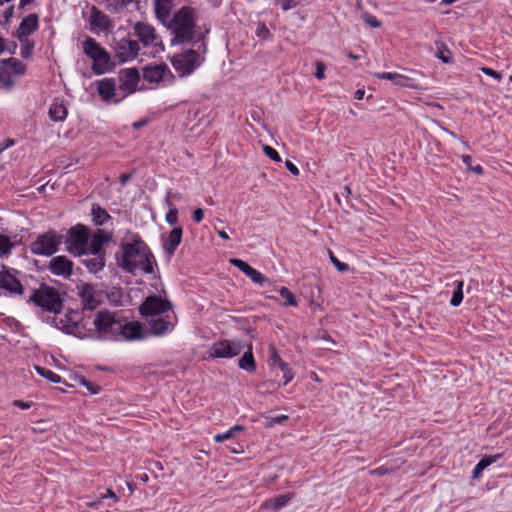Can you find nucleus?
Segmentation results:
<instances>
[{"label":"nucleus","mask_w":512,"mask_h":512,"mask_svg":"<svg viewBox=\"0 0 512 512\" xmlns=\"http://www.w3.org/2000/svg\"><path fill=\"white\" fill-rule=\"evenodd\" d=\"M154 264V256L143 241L136 240L123 246L119 265L125 271L134 275L151 274L154 272Z\"/></svg>","instance_id":"1"},{"label":"nucleus","mask_w":512,"mask_h":512,"mask_svg":"<svg viewBox=\"0 0 512 512\" xmlns=\"http://www.w3.org/2000/svg\"><path fill=\"white\" fill-rule=\"evenodd\" d=\"M165 26L174 35L172 44H184L191 42L195 36V11L190 7L184 6L173 14Z\"/></svg>","instance_id":"2"},{"label":"nucleus","mask_w":512,"mask_h":512,"mask_svg":"<svg viewBox=\"0 0 512 512\" xmlns=\"http://www.w3.org/2000/svg\"><path fill=\"white\" fill-rule=\"evenodd\" d=\"M29 302L54 314L60 313L63 308V299L60 292L47 284H41L35 289L29 298Z\"/></svg>","instance_id":"3"},{"label":"nucleus","mask_w":512,"mask_h":512,"mask_svg":"<svg viewBox=\"0 0 512 512\" xmlns=\"http://www.w3.org/2000/svg\"><path fill=\"white\" fill-rule=\"evenodd\" d=\"M205 51V44L202 43L198 50L187 49L181 53L173 55L171 57V64L181 77L190 75L204 61L202 54H204Z\"/></svg>","instance_id":"4"},{"label":"nucleus","mask_w":512,"mask_h":512,"mask_svg":"<svg viewBox=\"0 0 512 512\" xmlns=\"http://www.w3.org/2000/svg\"><path fill=\"white\" fill-rule=\"evenodd\" d=\"M83 52L93 60L92 70L101 75L111 70L109 53L92 37H87L82 44Z\"/></svg>","instance_id":"5"},{"label":"nucleus","mask_w":512,"mask_h":512,"mask_svg":"<svg viewBox=\"0 0 512 512\" xmlns=\"http://www.w3.org/2000/svg\"><path fill=\"white\" fill-rule=\"evenodd\" d=\"M91 324L93 327L88 328L89 334L79 337H89L95 333L98 338H107L117 333V328H119V320H116L115 315L108 310L97 312Z\"/></svg>","instance_id":"6"},{"label":"nucleus","mask_w":512,"mask_h":512,"mask_svg":"<svg viewBox=\"0 0 512 512\" xmlns=\"http://www.w3.org/2000/svg\"><path fill=\"white\" fill-rule=\"evenodd\" d=\"M133 32L144 47H150L156 53L164 51L162 38L153 25L142 21L136 22Z\"/></svg>","instance_id":"7"},{"label":"nucleus","mask_w":512,"mask_h":512,"mask_svg":"<svg viewBox=\"0 0 512 512\" xmlns=\"http://www.w3.org/2000/svg\"><path fill=\"white\" fill-rule=\"evenodd\" d=\"M88 240L89 236L86 227L77 225L67 233L66 249L75 256L87 255Z\"/></svg>","instance_id":"8"},{"label":"nucleus","mask_w":512,"mask_h":512,"mask_svg":"<svg viewBox=\"0 0 512 512\" xmlns=\"http://www.w3.org/2000/svg\"><path fill=\"white\" fill-rule=\"evenodd\" d=\"M172 303L158 295L148 296L139 306V312L142 317L150 319L156 316L164 315L172 310Z\"/></svg>","instance_id":"9"},{"label":"nucleus","mask_w":512,"mask_h":512,"mask_svg":"<svg viewBox=\"0 0 512 512\" xmlns=\"http://www.w3.org/2000/svg\"><path fill=\"white\" fill-rule=\"evenodd\" d=\"M61 236L54 231L40 235L30 244L32 254L39 256H51L58 250Z\"/></svg>","instance_id":"10"},{"label":"nucleus","mask_w":512,"mask_h":512,"mask_svg":"<svg viewBox=\"0 0 512 512\" xmlns=\"http://www.w3.org/2000/svg\"><path fill=\"white\" fill-rule=\"evenodd\" d=\"M117 79L118 91L121 93V97L115 100L116 102L137 90L138 84L140 82V73L139 70L135 67L124 68L118 72Z\"/></svg>","instance_id":"11"},{"label":"nucleus","mask_w":512,"mask_h":512,"mask_svg":"<svg viewBox=\"0 0 512 512\" xmlns=\"http://www.w3.org/2000/svg\"><path fill=\"white\" fill-rule=\"evenodd\" d=\"M243 345L239 340H221L213 343L207 353L210 358H233L240 354Z\"/></svg>","instance_id":"12"},{"label":"nucleus","mask_w":512,"mask_h":512,"mask_svg":"<svg viewBox=\"0 0 512 512\" xmlns=\"http://www.w3.org/2000/svg\"><path fill=\"white\" fill-rule=\"evenodd\" d=\"M78 294L81 298L83 309L94 310L102 302V293L93 285L82 283L77 286Z\"/></svg>","instance_id":"13"},{"label":"nucleus","mask_w":512,"mask_h":512,"mask_svg":"<svg viewBox=\"0 0 512 512\" xmlns=\"http://www.w3.org/2000/svg\"><path fill=\"white\" fill-rule=\"evenodd\" d=\"M176 322L177 317L173 312L156 316L148 320L151 333L155 336H161L171 332L174 329Z\"/></svg>","instance_id":"14"},{"label":"nucleus","mask_w":512,"mask_h":512,"mask_svg":"<svg viewBox=\"0 0 512 512\" xmlns=\"http://www.w3.org/2000/svg\"><path fill=\"white\" fill-rule=\"evenodd\" d=\"M140 46L138 41L122 38L116 42L115 56L120 63H125L138 56Z\"/></svg>","instance_id":"15"},{"label":"nucleus","mask_w":512,"mask_h":512,"mask_svg":"<svg viewBox=\"0 0 512 512\" xmlns=\"http://www.w3.org/2000/svg\"><path fill=\"white\" fill-rule=\"evenodd\" d=\"M0 289L6 290L10 294H23L24 287L17 279L14 269L3 267V270L0 271Z\"/></svg>","instance_id":"16"},{"label":"nucleus","mask_w":512,"mask_h":512,"mask_svg":"<svg viewBox=\"0 0 512 512\" xmlns=\"http://www.w3.org/2000/svg\"><path fill=\"white\" fill-rule=\"evenodd\" d=\"M48 269L56 276L69 278L73 272V262L66 256H56L50 260Z\"/></svg>","instance_id":"17"},{"label":"nucleus","mask_w":512,"mask_h":512,"mask_svg":"<svg viewBox=\"0 0 512 512\" xmlns=\"http://www.w3.org/2000/svg\"><path fill=\"white\" fill-rule=\"evenodd\" d=\"M39 27V17L37 14L32 13L24 17L19 24L14 36L19 41H25V38H28L29 35L33 34L37 31Z\"/></svg>","instance_id":"18"},{"label":"nucleus","mask_w":512,"mask_h":512,"mask_svg":"<svg viewBox=\"0 0 512 512\" xmlns=\"http://www.w3.org/2000/svg\"><path fill=\"white\" fill-rule=\"evenodd\" d=\"M166 75H171L166 64L148 65L143 68V78L150 83H159Z\"/></svg>","instance_id":"19"},{"label":"nucleus","mask_w":512,"mask_h":512,"mask_svg":"<svg viewBox=\"0 0 512 512\" xmlns=\"http://www.w3.org/2000/svg\"><path fill=\"white\" fill-rule=\"evenodd\" d=\"M90 25L101 31H108L113 27V23L108 15L93 6L90 10Z\"/></svg>","instance_id":"20"},{"label":"nucleus","mask_w":512,"mask_h":512,"mask_svg":"<svg viewBox=\"0 0 512 512\" xmlns=\"http://www.w3.org/2000/svg\"><path fill=\"white\" fill-rule=\"evenodd\" d=\"M97 91L103 101H110L116 95V80L113 78H104L97 83Z\"/></svg>","instance_id":"21"},{"label":"nucleus","mask_w":512,"mask_h":512,"mask_svg":"<svg viewBox=\"0 0 512 512\" xmlns=\"http://www.w3.org/2000/svg\"><path fill=\"white\" fill-rule=\"evenodd\" d=\"M182 233L183 231L181 227H175L164 239L163 248L169 256H172L175 253L176 248L181 243Z\"/></svg>","instance_id":"22"},{"label":"nucleus","mask_w":512,"mask_h":512,"mask_svg":"<svg viewBox=\"0 0 512 512\" xmlns=\"http://www.w3.org/2000/svg\"><path fill=\"white\" fill-rule=\"evenodd\" d=\"M117 332H119L126 340H135L142 337V327L138 322L122 324L119 321V328H117Z\"/></svg>","instance_id":"23"},{"label":"nucleus","mask_w":512,"mask_h":512,"mask_svg":"<svg viewBox=\"0 0 512 512\" xmlns=\"http://www.w3.org/2000/svg\"><path fill=\"white\" fill-rule=\"evenodd\" d=\"M173 8L171 0H154L156 18L165 25L171 19L170 14Z\"/></svg>","instance_id":"24"},{"label":"nucleus","mask_w":512,"mask_h":512,"mask_svg":"<svg viewBox=\"0 0 512 512\" xmlns=\"http://www.w3.org/2000/svg\"><path fill=\"white\" fill-rule=\"evenodd\" d=\"M109 240L108 235L103 230H98L92 237L91 241H88V253L102 254V246Z\"/></svg>","instance_id":"25"},{"label":"nucleus","mask_w":512,"mask_h":512,"mask_svg":"<svg viewBox=\"0 0 512 512\" xmlns=\"http://www.w3.org/2000/svg\"><path fill=\"white\" fill-rule=\"evenodd\" d=\"M238 366L240 369L249 373H253L256 370V362L252 353V344L247 346V350L238 361Z\"/></svg>","instance_id":"26"},{"label":"nucleus","mask_w":512,"mask_h":512,"mask_svg":"<svg viewBox=\"0 0 512 512\" xmlns=\"http://www.w3.org/2000/svg\"><path fill=\"white\" fill-rule=\"evenodd\" d=\"M91 257L83 260V263L90 272L96 273L104 267V257L102 254L89 253Z\"/></svg>","instance_id":"27"},{"label":"nucleus","mask_w":512,"mask_h":512,"mask_svg":"<svg viewBox=\"0 0 512 512\" xmlns=\"http://www.w3.org/2000/svg\"><path fill=\"white\" fill-rule=\"evenodd\" d=\"M0 63L11 71L13 75H23L26 71V66L16 58L3 59Z\"/></svg>","instance_id":"28"},{"label":"nucleus","mask_w":512,"mask_h":512,"mask_svg":"<svg viewBox=\"0 0 512 512\" xmlns=\"http://www.w3.org/2000/svg\"><path fill=\"white\" fill-rule=\"evenodd\" d=\"M49 115L54 121H63L67 115V109L63 102L55 100L50 106Z\"/></svg>","instance_id":"29"},{"label":"nucleus","mask_w":512,"mask_h":512,"mask_svg":"<svg viewBox=\"0 0 512 512\" xmlns=\"http://www.w3.org/2000/svg\"><path fill=\"white\" fill-rule=\"evenodd\" d=\"M292 498L291 494H283L277 496L275 499H269L262 504L264 509H275L278 510L284 507Z\"/></svg>","instance_id":"30"},{"label":"nucleus","mask_w":512,"mask_h":512,"mask_svg":"<svg viewBox=\"0 0 512 512\" xmlns=\"http://www.w3.org/2000/svg\"><path fill=\"white\" fill-rule=\"evenodd\" d=\"M91 214L93 217V222L96 225H103L108 219H110V215L107 213V211L99 205H93Z\"/></svg>","instance_id":"31"},{"label":"nucleus","mask_w":512,"mask_h":512,"mask_svg":"<svg viewBox=\"0 0 512 512\" xmlns=\"http://www.w3.org/2000/svg\"><path fill=\"white\" fill-rule=\"evenodd\" d=\"M500 457H501V455L497 454L494 456H488V457L482 458L477 463V465L475 466V468L473 470V477L477 478L485 468L490 466L492 463L496 462Z\"/></svg>","instance_id":"32"},{"label":"nucleus","mask_w":512,"mask_h":512,"mask_svg":"<svg viewBox=\"0 0 512 512\" xmlns=\"http://www.w3.org/2000/svg\"><path fill=\"white\" fill-rule=\"evenodd\" d=\"M393 83L399 87H407V88H411V89L419 88V86L416 84L414 78L404 75V74H399V73H397L396 79L394 80Z\"/></svg>","instance_id":"33"},{"label":"nucleus","mask_w":512,"mask_h":512,"mask_svg":"<svg viewBox=\"0 0 512 512\" xmlns=\"http://www.w3.org/2000/svg\"><path fill=\"white\" fill-rule=\"evenodd\" d=\"M243 430H244L243 426L235 425V426L231 427L227 432L215 435L214 441L215 442H223L224 440L235 437L237 432H242Z\"/></svg>","instance_id":"34"},{"label":"nucleus","mask_w":512,"mask_h":512,"mask_svg":"<svg viewBox=\"0 0 512 512\" xmlns=\"http://www.w3.org/2000/svg\"><path fill=\"white\" fill-rule=\"evenodd\" d=\"M0 83L9 88L13 86V74L5 66L0 63Z\"/></svg>","instance_id":"35"},{"label":"nucleus","mask_w":512,"mask_h":512,"mask_svg":"<svg viewBox=\"0 0 512 512\" xmlns=\"http://www.w3.org/2000/svg\"><path fill=\"white\" fill-rule=\"evenodd\" d=\"M463 281L456 282V290L453 292L452 298L450 300V304L454 307L459 306L463 300Z\"/></svg>","instance_id":"36"},{"label":"nucleus","mask_w":512,"mask_h":512,"mask_svg":"<svg viewBox=\"0 0 512 512\" xmlns=\"http://www.w3.org/2000/svg\"><path fill=\"white\" fill-rule=\"evenodd\" d=\"M35 369L38 372V374H40L42 377L48 379L53 383H59L61 381V377L49 369L40 366H35Z\"/></svg>","instance_id":"37"},{"label":"nucleus","mask_w":512,"mask_h":512,"mask_svg":"<svg viewBox=\"0 0 512 512\" xmlns=\"http://www.w3.org/2000/svg\"><path fill=\"white\" fill-rule=\"evenodd\" d=\"M280 296L285 299V305L295 307L297 306V300L294 294L286 287H281L279 289Z\"/></svg>","instance_id":"38"},{"label":"nucleus","mask_w":512,"mask_h":512,"mask_svg":"<svg viewBox=\"0 0 512 512\" xmlns=\"http://www.w3.org/2000/svg\"><path fill=\"white\" fill-rule=\"evenodd\" d=\"M246 276H248L254 283L259 285H263L267 281L266 277L253 267L248 270Z\"/></svg>","instance_id":"39"},{"label":"nucleus","mask_w":512,"mask_h":512,"mask_svg":"<svg viewBox=\"0 0 512 512\" xmlns=\"http://www.w3.org/2000/svg\"><path fill=\"white\" fill-rule=\"evenodd\" d=\"M12 248L13 243L9 237L0 234V256L9 254Z\"/></svg>","instance_id":"40"},{"label":"nucleus","mask_w":512,"mask_h":512,"mask_svg":"<svg viewBox=\"0 0 512 512\" xmlns=\"http://www.w3.org/2000/svg\"><path fill=\"white\" fill-rule=\"evenodd\" d=\"M20 42L22 44L20 55L22 58L28 59L32 55L34 49V42L29 41L28 38H25V41Z\"/></svg>","instance_id":"41"},{"label":"nucleus","mask_w":512,"mask_h":512,"mask_svg":"<svg viewBox=\"0 0 512 512\" xmlns=\"http://www.w3.org/2000/svg\"><path fill=\"white\" fill-rule=\"evenodd\" d=\"M463 162L466 164L467 169L475 174L481 175L483 174V168L481 165H475L473 166L472 158L469 155H463L462 156Z\"/></svg>","instance_id":"42"},{"label":"nucleus","mask_w":512,"mask_h":512,"mask_svg":"<svg viewBox=\"0 0 512 512\" xmlns=\"http://www.w3.org/2000/svg\"><path fill=\"white\" fill-rule=\"evenodd\" d=\"M328 255H329L331 262L333 263V265L336 267V269L338 271L345 272L349 269L348 264L339 261L331 250H328Z\"/></svg>","instance_id":"43"},{"label":"nucleus","mask_w":512,"mask_h":512,"mask_svg":"<svg viewBox=\"0 0 512 512\" xmlns=\"http://www.w3.org/2000/svg\"><path fill=\"white\" fill-rule=\"evenodd\" d=\"M437 57L442 60L444 63L451 62V52L444 45L438 46Z\"/></svg>","instance_id":"44"},{"label":"nucleus","mask_w":512,"mask_h":512,"mask_svg":"<svg viewBox=\"0 0 512 512\" xmlns=\"http://www.w3.org/2000/svg\"><path fill=\"white\" fill-rule=\"evenodd\" d=\"M230 263L237 267L241 272H243L245 275L247 274L248 270L251 268V266L246 263L245 261L241 259H230Z\"/></svg>","instance_id":"45"},{"label":"nucleus","mask_w":512,"mask_h":512,"mask_svg":"<svg viewBox=\"0 0 512 512\" xmlns=\"http://www.w3.org/2000/svg\"><path fill=\"white\" fill-rule=\"evenodd\" d=\"M281 369V371L283 372V377H284V384H288L294 377V373L292 372V370L289 368L288 364L287 363H281V367H279Z\"/></svg>","instance_id":"46"},{"label":"nucleus","mask_w":512,"mask_h":512,"mask_svg":"<svg viewBox=\"0 0 512 512\" xmlns=\"http://www.w3.org/2000/svg\"><path fill=\"white\" fill-rule=\"evenodd\" d=\"M263 151L265 153L266 156H268L270 159L276 161V162H280L281 161V158L278 154V152L272 148L271 146H268V145H264L263 146Z\"/></svg>","instance_id":"47"},{"label":"nucleus","mask_w":512,"mask_h":512,"mask_svg":"<svg viewBox=\"0 0 512 512\" xmlns=\"http://www.w3.org/2000/svg\"><path fill=\"white\" fill-rule=\"evenodd\" d=\"M266 419H267L266 427L267 428H271V427H273L276 424H281L284 421H286L288 419V416L287 415H280V416H277V417H266Z\"/></svg>","instance_id":"48"},{"label":"nucleus","mask_w":512,"mask_h":512,"mask_svg":"<svg viewBox=\"0 0 512 512\" xmlns=\"http://www.w3.org/2000/svg\"><path fill=\"white\" fill-rule=\"evenodd\" d=\"M363 20L366 24H368L369 26H371L373 28H378L381 26L380 21L376 17H374L373 15H371L369 13H365L363 15Z\"/></svg>","instance_id":"49"},{"label":"nucleus","mask_w":512,"mask_h":512,"mask_svg":"<svg viewBox=\"0 0 512 512\" xmlns=\"http://www.w3.org/2000/svg\"><path fill=\"white\" fill-rule=\"evenodd\" d=\"M79 382L81 385L85 386L91 394H97L100 390L98 386L88 381L85 377H81Z\"/></svg>","instance_id":"50"},{"label":"nucleus","mask_w":512,"mask_h":512,"mask_svg":"<svg viewBox=\"0 0 512 512\" xmlns=\"http://www.w3.org/2000/svg\"><path fill=\"white\" fill-rule=\"evenodd\" d=\"M316 71H315V77L319 80H322L325 78V70L326 66L323 62L317 61L315 63Z\"/></svg>","instance_id":"51"},{"label":"nucleus","mask_w":512,"mask_h":512,"mask_svg":"<svg viewBox=\"0 0 512 512\" xmlns=\"http://www.w3.org/2000/svg\"><path fill=\"white\" fill-rule=\"evenodd\" d=\"M480 70H481L482 73H484L487 76H490V77L494 78L498 82L502 79V75L499 72H497V71H495V70H493L491 68L481 67Z\"/></svg>","instance_id":"52"},{"label":"nucleus","mask_w":512,"mask_h":512,"mask_svg":"<svg viewBox=\"0 0 512 512\" xmlns=\"http://www.w3.org/2000/svg\"><path fill=\"white\" fill-rule=\"evenodd\" d=\"M166 221L171 224V225H174L177 223L178 221V210L176 208H173V209H170L167 214H166Z\"/></svg>","instance_id":"53"},{"label":"nucleus","mask_w":512,"mask_h":512,"mask_svg":"<svg viewBox=\"0 0 512 512\" xmlns=\"http://www.w3.org/2000/svg\"><path fill=\"white\" fill-rule=\"evenodd\" d=\"M270 361L271 365H277L278 367H281V363H285L274 348L270 349Z\"/></svg>","instance_id":"54"},{"label":"nucleus","mask_w":512,"mask_h":512,"mask_svg":"<svg viewBox=\"0 0 512 512\" xmlns=\"http://www.w3.org/2000/svg\"><path fill=\"white\" fill-rule=\"evenodd\" d=\"M396 75H397V73H392V72H382V73L374 74V76L377 77L378 79L390 80L392 82H394V80L396 79Z\"/></svg>","instance_id":"55"},{"label":"nucleus","mask_w":512,"mask_h":512,"mask_svg":"<svg viewBox=\"0 0 512 512\" xmlns=\"http://www.w3.org/2000/svg\"><path fill=\"white\" fill-rule=\"evenodd\" d=\"M285 166L286 168L294 175V176H298L299 175V169L297 168V166L292 163L290 160H286L285 162Z\"/></svg>","instance_id":"56"},{"label":"nucleus","mask_w":512,"mask_h":512,"mask_svg":"<svg viewBox=\"0 0 512 512\" xmlns=\"http://www.w3.org/2000/svg\"><path fill=\"white\" fill-rule=\"evenodd\" d=\"M193 220L196 222V223H200L204 217V212L201 208H198V209H195L193 211Z\"/></svg>","instance_id":"57"},{"label":"nucleus","mask_w":512,"mask_h":512,"mask_svg":"<svg viewBox=\"0 0 512 512\" xmlns=\"http://www.w3.org/2000/svg\"><path fill=\"white\" fill-rule=\"evenodd\" d=\"M14 14V5L9 6L3 13V17L6 23L10 21Z\"/></svg>","instance_id":"58"},{"label":"nucleus","mask_w":512,"mask_h":512,"mask_svg":"<svg viewBox=\"0 0 512 512\" xmlns=\"http://www.w3.org/2000/svg\"><path fill=\"white\" fill-rule=\"evenodd\" d=\"M281 5L283 10H288L297 5V2L295 0H282Z\"/></svg>","instance_id":"59"},{"label":"nucleus","mask_w":512,"mask_h":512,"mask_svg":"<svg viewBox=\"0 0 512 512\" xmlns=\"http://www.w3.org/2000/svg\"><path fill=\"white\" fill-rule=\"evenodd\" d=\"M13 405L18 407V408H21V409H28L32 406V403L31 402H24L22 400H15L13 402Z\"/></svg>","instance_id":"60"},{"label":"nucleus","mask_w":512,"mask_h":512,"mask_svg":"<svg viewBox=\"0 0 512 512\" xmlns=\"http://www.w3.org/2000/svg\"><path fill=\"white\" fill-rule=\"evenodd\" d=\"M113 2L116 7L123 8L131 4L132 2H138V0H113Z\"/></svg>","instance_id":"61"},{"label":"nucleus","mask_w":512,"mask_h":512,"mask_svg":"<svg viewBox=\"0 0 512 512\" xmlns=\"http://www.w3.org/2000/svg\"><path fill=\"white\" fill-rule=\"evenodd\" d=\"M105 498H112L115 502L118 501V497L117 495L111 490V489H108L107 490V493L105 495H103L100 500L102 499H105Z\"/></svg>","instance_id":"62"},{"label":"nucleus","mask_w":512,"mask_h":512,"mask_svg":"<svg viewBox=\"0 0 512 512\" xmlns=\"http://www.w3.org/2000/svg\"><path fill=\"white\" fill-rule=\"evenodd\" d=\"M388 472H389L388 469H386L384 467H379L377 469L372 470L370 473L375 474V475H385Z\"/></svg>","instance_id":"63"},{"label":"nucleus","mask_w":512,"mask_h":512,"mask_svg":"<svg viewBox=\"0 0 512 512\" xmlns=\"http://www.w3.org/2000/svg\"><path fill=\"white\" fill-rule=\"evenodd\" d=\"M17 49V44L15 42H11L8 45H6V50L9 51L11 54H15Z\"/></svg>","instance_id":"64"}]
</instances>
